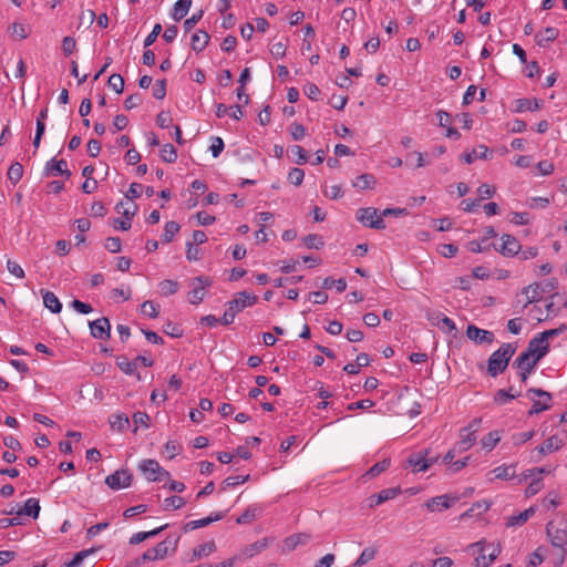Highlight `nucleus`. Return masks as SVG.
Returning a JSON list of instances; mask_svg holds the SVG:
<instances>
[{
    "mask_svg": "<svg viewBox=\"0 0 567 567\" xmlns=\"http://www.w3.org/2000/svg\"><path fill=\"white\" fill-rule=\"evenodd\" d=\"M516 348L512 343H503L496 351H494L487 361V373L495 378L503 373L511 358L514 355Z\"/></svg>",
    "mask_w": 567,
    "mask_h": 567,
    "instance_id": "1",
    "label": "nucleus"
},
{
    "mask_svg": "<svg viewBox=\"0 0 567 567\" xmlns=\"http://www.w3.org/2000/svg\"><path fill=\"white\" fill-rule=\"evenodd\" d=\"M257 300L258 297L256 295L247 291L238 292L233 300L227 302V309L220 318V323L224 326L233 323L238 312L247 307L254 306Z\"/></svg>",
    "mask_w": 567,
    "mask_h": 567,
    "instance_id": "2",
    "label": "nucleus"
},
{
    "mask_svg": "<svg viewBox=\"0 0 567 567\" xmlns=\"http://www.w3.org/2000/svg\"><path fill=\"white\" fill-rule=\"evenodd\" d=\"M468 550H472V554H477L474 560L475 567H488L491 566L496 557L498 556L501 549L497 545L488 544L486 545L484 542H476L468 546Z\"/></svg>",
    "mask_w": 567,
    "mask_h": 567,
    "instance_id": "3",
    "label": "nucleus"
},
{
    "mask_svg": "<svg viewBox=\"0 0 567 567\" xmlns=\"http://www.w3.org/2000/svg\"><path fill=\"white\" fill-rule=\"evenodd\" d=\"M177 543H178V537H176L174 539L171 537H167L163 542L158 543L156 546L148 548L141 556V559L148 560V561L162 560L165 557H167L168 555H172L176 551Z\"/></svg>",
    "mask_w": 567,
    "mask_h": 567,
    "instance_id": "4",
    "label": "nucleus"
},
{
    "mask_svg": "<svg viewBox=\"0 0 567 567\" xmlns=\"http://www.w3.org/2000/svg\"><path fill=\"white\" fill-rule=\"evenodd\" d=\"M138 470L150 482H162L171 478V474L156 460L147 458L141 461Z\"/></svg>",
    "mask_w": 567,
    "mask_h": 567,
    "instance_id": "5",
    "label": "nucleus"
},
{
    "mask_svg": "<svg viewBox=\"0 0 567 567\" xmlns=\"http://www.w3.org/2000/svg\"><path fill=\"white\" fill-rule=\"evenodd\" d=\"M436 461L437 456H430V451L424 449L411 453L406 458V465L412 467L414 473H420L429 470Z\"/></svg>",
    "mask_w": 567,
    "mask_h": 567,
    "instance_id": "6",
    "label": "nucleus"
},
{
    "mask_svg": "<svg viewBox=\"0 0 567 567\" xmlns=\"http://www.w3.org/2000/svg\"><path fill=\"white\" fill-rule=\"evenodd\" d=\"M357 220L363 226L373 229H384L385 224L378 209L373 207L359 208L355 213Z\"/></svg>",
    "mask_w": 567,
    "mask_h": 567,
    "instance_id": "7",
    "label": "nucleus"
},
{
    "mask_svg": "<svg viewBox=\"0 0 567 567\" xmlns=\"http://www.w3.org/2000/svg\"><path fill=\"white\" fill-rule=\"evenodd\" d=\"M212 280L205 276H198L190 282V290L188 292V301L192 305H199L206 295V288L210 287Z\"/></svg>",
    "mask_w": 567,
    "mask_h": 567,
    "instance_id": "8",
    "label": "nucleus"
},
{
    "mask_svg": "<svg viewBox=\"0 0 567 567\" xmlns=\"http://www.w3.org/2000/svg\"><path fill=\"white\" fill-rule=\"evenodd\" d=\"M547 535L553 546L558 547L561 550L559 563L560 566L564 563L567 546V532L563 528L555 526L553 523L547 524Z\"/></svg>",
    "mask_w": 567,
    "mask_h": 567,
    "instance_id": "9",
    "label": "nucleus"
},
{
    "mask_svg": "<svg viewBox=\"0 0 567 567\" xmlns=\"http://www.w3.org/2000/svg\"><path fill=\"white\" fill-rule=\"evenodd\" d=\"M527 393H528V395L533 394L538 398L545 399L544 401H540V400H535L534 396H530V399L533 400V405H532L530 410L528 411V415L538 414V413L546 411L550 408L551 395L548 392H546L542 389L530 388Z\"/></svg>",
    "mask_w": 567,
    "mask_h": 567,
    "instance_id": "10",
    "label": "nucleus"
},
{
    "mask_svg": "<svg viewBox=\"0 0 567 567\" xmlns=\"http://www.w3.org/2000/svg\"><path fill=\"white\" fill-rule=\"evenodd\" d=\"M132 483V474L127 470H118L106 476L105 484L114 491L128 487Z\"/></svg>",
    "mask_w": 567,
    "mask_h": 567,
    "instance_id": "11",
    "label": "nucleus"
},
{
    "mask_svg": "<svg viewBox=\"0 0 567 567\" xmlns=\"http://www.w3.org/2000/svg\"><path fill=\"white\" fill-rule=\"evenodd\" d=\"M89 327L91 336L95 339L106 340L111 336V324L106 317H102L94 321H90Z\"/></svg>",
    "mask_w": 567,
    "mask_h": 567,
    "instance_id": "12",
    "label": "nucleus"
},
{
    "mask_svg": "<svg viewBox=\"0 0 567 567\" xmlns=\"http://www.w3.org/2000/svg\"><path fill=\"white\" fill-rule=\"evenodd\" d=\"M466 337L478 343V344H482V343H493L494 342V333L492 331H488V330H484V329H481L478 327H476L475 324H468L467 326V329H466Z\"/></svg>",
    "mask_w": 567,
    "mask_h": 567,
    "instance_id": "13",
    "label": "nucleus"
},
{
    "mask_svg": "<svg viewBox=\"0 0 567 567\" xmlns=\"http://www.w3.org/2000/svg\"><path fill=\"white\" fill-rule=\"evenodd\" d=\"M526 350L530 354H534L536 360H540L547 354L549 350V343L540 333H538L528 342Z\"/></svg>",
    "mask_w": 567,
    "mask_h": 567,
    "instance_id": "14",
    "label": "nucleus"
},
{
    "mask_svg": "<svg viewBox=\"0 0 567 567\" xmlns=\"http://www.w3.org/2000/svg\"><path fill=\"white\" fill-rule=\"evenodd\" d=\"M495 249L499 251L503 256L512 257L519 252L520 244L514 236L503 235L502 244L499 245V247L495 246Z\"/></svg>",
    "mask_w": 567,
    "mask_h": 567,
    "instance_id": "15",
    "label": "nucleus"
},
{
    "mask_svg": "<svg viewBox=\"0 0 567 567\" xmlns=\"http://www.w3.org/2000/svg\"><path fill=\"white\" fill-rule=\"evenodd\" d=\"M40 503L38 498L31 497L27 499L24 505L22 507H19L17 511L12 508L8 514L13 515L17 514L19 516L25 515L29 517H32L33 519H37L40 513Z\"/></svg>",
    "mask_w": 567,
    "mask_h": 567,
    "instance_id": "16",
    "label": "nucleus"
},
{
    "mask_svg": "<svg viewBox=\"0 0 567 567\" xmlns=\"http://www.w3.org/2000/svg\"><path fill=\"white\" fill-rule=\"evenodd\" d=\"M456 499H457L456 497H452L449 495H440V496L430 498L425 503V507L430 512H442L444 509L450 508L455 503Z\"/></svg>",
    "mask_w": 567,
    "mask_h": 567,
    "instance_id": "17",
    "label": "nucleus"
},
{
    "mask_svg": "<svg viewBox=\"0 0 567 567\" xmlns=\"http://www.w3.org/2000/svg\"><path fill=\"white\" fill-rule=\"evenodd\" d=\"M44 174L47 176L65 175L66 178L71 176V172L68 169L66 161H56L55 158H51L50 161L47 162L44 167Z\"/></svg>",
    "mask_w": 567,
    "mask_h": 567,
    "instance_id": "18",
    "label": "nucleus"
},
{
    "mask_svg": "<svg viewBox=\"0 0 567 567\" xmlns=\"http://www.w3.org/2000/svg\"><path fill=\"white\" fill-rule=\"evenodd\" d=\"M401 493L400 487H391V488H384L380 491L378 494L371 495L369 501V506L371 508L381 505L382 503L393 499Z\"/></svg>",
    "mask_w": 567,
    "mask_h": 567,
    "instance_id": "19",
    "label": "nucleus"
},
{
    "mask_svg": "<svg viewBox=\"0 0 567 567\" xmlns=\"http://www.w3.org/2000/svg\"><path fill=\"white\" fill-rule=\"evenodd\" d=\"M564 445L563 440L557 435H551L548 437L542 445H538L534 451L538 454V456H544L546 454L558 451Z\"/></svg>",
    "mask_w": 567,
    "mask_h": 567,
    "instance_id": "20",
    "label": "nucleus"
},
{
    "mask_svg": "<svg viewBox=\"0 0 567 567\" xmlns=\"http://www.w3.org/2000/svg\"><path fill=\"white\" fill-rule=\"evenodd\" d=\"M223 518H224V513L218 512V513L212 514V515H209L207 517H204V518H200V519L190 520V522L186 523L185 526H184V530L185 532H189V530H194V529H197V528L206 527L209 524H212L214 522H217V520H220Z\"/></svg>",
    "mask_w": 567,
    "mask_h": 567,
    "instance_id": "21",
    "label": "nucleus"
},
{
    "mask_svg": "<svg viewBox=\"0 0 567 567\" xmlns=\"http://www.w3.org/2000/svg\"><path fill=\"white\" fill-rule=\"evenodd\" d=\"M538 361L539 360H536L534 354H530L527 350H525L516 358L514 364L518 370H526V372H532Z\"/></svg>",
    "mask_w": 567,
    "mask_h": 567,
    "instance_id": "22",
    "label": "nucleus"
},
{
    "mask_svg": "<svg viewBox=\"0 0 567 567\" xmlns=\"http://www.w3.org/2000/svg\"><path fill=\"white\" fill-rule=\"evenodd\" d=\"M536 509L534 506L520 512L517 515H511L506 518V527H516L524 525L534 514Z\"/></svg>",
    "mask_w": 567,
    "mask_h": 567,
    "instance_id": "23",
    "label": "nucleus"
},
{
    "mask_svg": "<svg viewBox=\"0 0 567 567\" xmlns=\"http://www.w3.org/2000/svg\"><path fill=\"white\" fill-rule=\"evenodd\" d=\"M209 39L210 37L206 31L197 30L192 35V49L196 52H202L207 47Z\"/></svg>",
    "mask_w": 567,
    "mask_h": 567,
    "instance_id": "24",
    "label": "nucleus"
},
{
    "mask_svg": "<svg viewBox=\"0 0 567 567\" xmlns=\"http://www.w3.org/2000/svg\"><path fill=\"white\" fill-rule=\"evenodd\" d=\"M559 35L558 29L554 27H547L544 30L539 31L535 39L538 45L544 47L546 43L556 40Z\"/></svg>",
    "mask_w": 567,
    "mask_h": 567,
    "instance_id": "25",
    "label": "nucleus"
},
{
    "mask_svg": "<svg viewBox=\"0 0 567 567\" xmlns=\"http://www.w3.org/2000/svg\"><path fill=\"white\" fill-rule=\"evenodd\" d=\"M167 524L163 525V526H159L155 529H152L150 532H138V533H135L131 536L130 538V545H138L140 543L148 539V538H152L156 535H158L161 532H163L164 529L167 528Z\"/></svg>",
    "mask_w": 567,
    "mask_h": 567,
    "instance_id": "26",
    "label": "nucleus"
},
{
    "mask_svg": "<svg viewBox=\"0 0 567 567\" xmlns=\"http://www.w3.org/2000/svg\"><path fill=\"white\" fill-rule=\"evenodd\" d=\"M41 293L43 297V303L49 310H51L53 313L61 312L62 303L53 292L41 290Z\"/></svg>",
    "mask_w": 567,
    "mask_h": 567,
    "instance_id": "27",
    "label": "nucleus"
},
{
    "mask_svg": "<svg viewBox=\"0 0 567 567\" xmlns=\"http://www.w3.org/2000/svg\"><path fill=\"white\" fill-rule=\"evenodd\" d=\"M260 512H261L260 506L250 505L244 511V513L240 516L237 517L236 523L239 525H245V524L251 523L258 517Z\"/></svg>",
    "mask_w": 567,
    "mask_h": 567,
    "instance_id": "28",
    "label": "nucleus"
},
{
    "mask_svg": "<svg viewBox=\"0 0 567 567\" xmlns=\"http://www.w3.org/2000/svg\"><path fill=\"white\" fill-rule=\"evenodd\" d=\"M192 0H178L173 8L172 18L176 22L181 21L189 11Z\"/></svg>",
    "mask_w": 567,
    "mask_h": 567,
    "instance_id": "29",
    "label": "nucleus"
},
{
    "mask_svg": "<svg viewBox=\"0 0 567 567\" xmlns=\"http://www.w3.org/2000/svg\"><path fill=\"white\" fill-rule=\"evenodd\" d=\"M515 468H516L515 464H512V465L503 464V465L494 468L491 473H493L494 478H497V480H512L515 477V474H516Z\"/></svg>",
    "mask_w": 567,
    "mask_h": 567,
    "instance_id": "30",
    "label": "nucleus"
},
{
    "mask_svg": "<svg viewBox=\"0 0 567 567\" xmlns=\"http://www.w3.org/2000/svg\"><path fill=\"white\" fill-rule=\"evenodd\" d=\"M476 442V434L468 430L462 429L460 432L458 451L465 452Z\"/></svg>",
    "mask_w": 567,
    "mask_h": 567,
    "instance_id": "31",
    "label": "nucleus"
},
{
    "mask_svg": "<svg viewBox=\"0 0 567 567\" xmlns=\"http://www.w3.org/2000/svg\"><path fill=\"white\" fill-rule=\"evenodd\" d=\"M522 293L525 295L526 297V307L527 305L533 303L542 298L543 289H540V286L538 284H532L525 287Z\"/></svg>",
    "mask_w": 567,
    "mask_h": 567,
    "instance_id": "32",
    "label": "nucleus"
},
{
    "mask_svg": "<svg viewBox=\"0 0 567 567\" xmlns=\"http://www.w3.org/2000/svg\"><path fill=\"white\" fill-rule=\"evenodd\" d=\"M516 106H515V112L517 113H523V112H526V111H537L538 109H540V101L534 99V100H530V99H518L516 100Z\"/></svg>",
    "mask_w": 567,
    "mask_h": 567,
    "instance_id": "33",
    "label": "nucleus"
},
{
    "mask_svg": "<svg viewBox=\"0 0 567 567\" xmlns=\"http://www.w3.org/2000/svg\"><path fill=\"white\" fill-rule=\"evenodd\" d=\"M375 183V177L372 174H362L353 181L352 186L360 190H364L373 188Z\"/></svg>",
    "mask_w": 567,
    "mask_h": 567,
    "instance_id": "34",
    "label": "nucleus"
},
{
    "mask_svg": "<svg viewBox=\"0 0 567 567\" xmlns=\"http://www.w3.org/2000/svg\"><path fill=\"white\" fill-rule=\"evenodd\" d=\"M488 152L489 151L485 145H478L473 148L472 152L464 154L463 158L465 163L472 164L476 158L486 159Z\"/></svg>",
    "mask_w": 567,
    "mask_h": 567,
    "instance_id": "35",
    "label": "nucleus"
},
{
    "mask_svg": "<svg viewBox=\"0 0 567 567\" xmlns=\"http://www.w3.org/2000/svg\"><path fill=\"white\" fill-rule=\"evenodd\" d=\"M310 536L308 534L291 535L285 539V547L288 550H293L298 545H305L309 542Z\"/></svg>",
    "mask_w": 567,
    "mask_h": 567,
    "instance_id": "36",
    "label": "nucleus"
},
{
    "mask_svg": "<svg viewBox=\"0 0 567 567\" xmlns=\"http://www.w3.org/2000/svg\"><path fill=\"white\" fill-rule=\"evenodd\" d=\"M269 543L268 538H262L260 540H257L248 546L245 547L244 554L248 557H252L259 553H261L264 549L267 548Z\"/></svg>",
    "mask_w": 567,
    "mask_h": 567,
    "instance_id": "37",
    "label": "nucleus"
},
{
    "mask_svg": "<svg viewBox=\"0 0 567 567\" xmlns=\"http://www.w3.org/2000/svg\"><path fill=\"white\" fill-rule=\"evenodd\" d=\"M377 555V549L373 548V547H367L364 548L360 556L358 557V559L352 564L351 567H361L365 564H368L369 561H371L372 559H374Z\"/></svg>",
    "mask_w": 567,
    "mask_h": 567,
    "instance_id": "38",
    "label": "nucleus"
},
{
    "mask_svg": "<svg viewBox=\"0 0 567 567\" xmlns=\"http://www.w3.org/2000/svg\"><path fill=\"white\" fill-rule=\"evenodd\" d=\"M110 424L113 430L124 431L130 425V420L126 414H115L110 419Z\"/></svg>",
    "mask_w": 567,
    "mask_h": 567,
    "instance_id": "39",
    "label": "nucleus"
},
{
    "mask_svg": "<svg viewBox=\"0 0 567 567\" xmlns=\"http://www.w3.org/2000/svg\"><path fill=\"white\" fill-rule=\"evenodd\" d=\"M215 550H216L215 543L214 542H207V543H204V544H200V545L196 546L194 548V550H193V555H194L195 558H202V557L209 556Z\"/></svg>",
    "mask_w": 567,
    "mask_h": 567,
    "instance_id": "40",
    "label": "nucleus"
},
{
    "mask_svg": "<svg viewBox=\"0 0 567 567\" xmlns=\"http://www.w3.org/2000/svg\"><path fill=\"white\" fill-rule=\"evenodd\" d=\"M181 227L176 221H167L164 226V233L162 235V240L164 243H171L174 236L179 231Z\"/></svg>",
    "mask_w": 567,
    "mask_h": 567,
    "instance_id": "41",
    "label": "nucleus"
},
{
    "mask_svg": "<svg viewBox=\"0 0 567 567\" xmlns=\"http://www.w3.org/2000/svg\"><path fill=\"white\" fill-rule=\"evenodd\" d=\"M185 504H186V502L183 497L169 496L163 501L162 507L164 511H172V509L182 508Z\"/></svg>",
    "mask_w": 567,
    "mask_h": 567,
    "instance_id": "42",
    "label": "nucleus"
},
{
    "mask_svg": "<svg viewBox=\"0 0 567 567\" xmlns=\"http://www.w3.org/2000/svg\"><path fill=\"white\" fill-rule=\"evenodd\" d=\"M499 441H501L499 432L493 431V432H489L487 435H485L482 439L481 444H482L483 449H485L487 451H492L497 445V443Z\"/></svg>",
    "mask_w": 567,
    "mask_h": 567,
    "instance_id": "43",
    "label": "nucleus"
},
{
    "mask_svg": "<svg viewBox=\"0 0 567 567\" xmlns=\"http://www.w3.org/2000/svg\"><path fill=\"white\" fill-rule=\"evenodd\" d=\"M161 158L166 163H175L177 151L172 144H164L161 148Z\"/></svg>",
    "mask_w": 567,
    "mask_h": 567,
    "instance_id": "44",
    "label": "nucleus"
},
{
    "mask_svg": "<svg viewBox=\"0 0 567 567\" xmlns=\"http://www.w3.org/2000/svg\"><path fill=\"white\" fill-rule=\"evenodd\" d=\"M179 285L175 280L165 279L159 282L161 293L163 296H172L177 292Z\"/></svg>",
    "mask_w": 567,
    "mask_h": 567,
    "instance_id": "45",
    "label": "nucleus"
},
{
    "mask_svg": "<svg viewBox=\"0 0 567 567\" xmlns=\"http://www.w3.org/2000/svg\"><path fill=\"white\" fill-rule=\"evenodd\" d=\"M322 287L326 289L336 288L338 292H343L347 289V281L343 278L332 279L328 277L323 280Z\"/></svg>",
    "mask_w": 567,
    "mask_h": 567,
    "instance_id": "46",
    "label": "nucleus"
},
{
    "mask_svg": "<svg viewBox=\"0 0 567 567\" xmlns=\"http://www.w3.org/2000/svg\"><path fill=\"white\" fill-rule=\"evenodd\" d=\"M390 460L384 458L378 463H375L373 466L369 468V471L365 473V476L375 477L386 471L390 467Z\"/></svg>",
    "mask_w": 567,
    "mask_h": 567,
    "instance_id": "47",
    "label": "nucleus"
},
{
    "mask_svg": "<svg viewBox=\"0 0 567 567\" xmlns=\"http://www.w3.org/2000/svg\"><path fill=\"white\" fill-rule=\"evenodd\" d=\"M23 175V166L20 163H13L9 167L8 171V178L11 181L12 184H17Z\"/></svg>",
    "mask_w": 567,
    "mask_h": 567,
    "instance_id": "48",
    "label": "nucleus"
},
{
    "mask_svg": "<svg viewBox=\"0 0 567 567\" xmlns=\"http://www.w3.org/2000/svg\"><path fill=\"white\" fill-rule=\"evenodd\" d=\"M158 309H159L158 305H156L155 302H153L151 300L143 302L141 306L142 313L144 316H147L153 319L158 316Z\"/></svg>",
    "mask_w": 567,
    "mask_h": 567,
    "instance_id": "49",
    "label": "nucleus"
},
{
    "mask_svg": "<svg viewBox=\"0 0 567 567\" xmlns=\"http://www.w3.org/2000/svg\"><path fill=\"white\" fill-rule=\"evenodd\" d=\"M305 178V171L298 167H293L288 173V181L295 185L300 186Z\"/></svg>",
    "mask_w": 567,
    "mask_h": 567,
    "instance_id": "50",
    "label": "nucleus"
},
{
    "mask_svg": "<svg viewBox=\"0 0 567 567\" xmlns=\"http://www.w3.org/2000/svg\"><path fill=\"white\" fill-rule=\"evenodd\" d=\"M210 142H212V144H210L209 150L212 152L213 157L216 158L224 151L225 144H224L223 138L219 136H212Z\"/></svg>",
    "mask_w": 567,
    "mask_h": 567,
    "instance_id": "51",
    "label": "nucleus"
},
{
    "mask_svg": "<svg viewBox=\"0 0 567 567\" xmlns=\"http://www.w3.org/2000/svg\"><path fill=\"white\" fill-rule=\"evenodd\" d=\"M117 365L122 372L125 374L132 375L136 372V362L130 361L125 358L118 359Z\"/></svg>",
    "mask_w": 567,
    "mask_h": 567,
    "instance_id": "52",
    "label": "nucleus"
},
{
    "mask_svg": "<svg viewBox=\"0 0 567 567\" xmlns=\"http://www.w3.org/2000/svg\"><path fill=\"white\" fill-rule=\"evenodd\" d=\"M107 84L111 89H113L116 93H122L124 89V79L121 74H112L109 78Z\"/></svg>",
    "mask_w": 567,
    "mask_h": 567,
    "instance_id": "53",
    "label": "nucleus"
},
{
    "mask_svg": "<svg viewBox=\"0 0 567 567\" xmlns=\"http://www.w3.org/2000/svg\"><path fill=\"white\" fill-rule=\"evenodd\" d=\"M248 480H249V475H245V476H239V475L238 476H229L226 480H224L223 488L226 489V488L235 487V486H237L239 484H244Z\"/></svg>",
    "mask_w": 567,
    "mask_h": 567,
    "instance_id": "54",
    "label": "nucleus"
},
{
    "mask_svg": "<svg viewBox=\"0 0 567 567\" xmlns=\"http://www.w3.org/2000/svg\"><path fill=\"white\" fill-rule=\"evenodd\" d=\"M289 131H290L292 140H295V141H300L306 135L305 126L297 122H293L290 124Z\"/></svg>",
    "mask_w": 567,
    "mask_h": 567,
    "instance_id": "55",
    "label": "nucleus"
},
{
    "mask_svg": "<svg viewBox=\"0 0 567 567\" xmlns=\"http://www.w3.org/2000/svg\"><path fill=\"white\" fill-rule=\"evenodd\" d=\"M7 269L11 275H13L14 277H17L19 279H23L25 277L24 270L17 261L8 260Z\"/></svg>",
    "mask_w": 567,
    "mask_h": 567,
    "instance_id": "56",
    "label": "nucleus"
},
{
    "mask_svg": "<svg viewBox=\"0 0 567 567\" xmlns=\"http://www.w3.org/2000/svg\"><path fill=\"white\" fill-rule=\"evenodd\" d=\"M166 95V80H157L153 87V96L156 100H163Z\"/></svg>",
    "mask_w": 567,
    "mask_h": 567,
    "instance_id": "57",
    "label": "nucleus"
},
{
    "mask_svg": "<svg viewBox=\"0 0 567 567\" xmlns=\"http://www.w3.org/2000/svg\"><path fill=\"white\" fill-rule=\"evenodd\" d=\"M290 152L292 155L297 156V161H296L297 164L302 165V164L307 163L308 154L303 150V147H301L299 145H293L290 147Z\"/></svg>",
    "mask_w": 567,
    "mask_h": 567,
    "instance_id": "58",
    "label": "nucleus"
},
{
    "mask_svg": "<svg viewBox=\"0 0 567 567\" xmlns=\"http://www.w3.org/2000/svg\"><path fill=\"white\" fill-rule=\"evenodd\" d=\"M303 241L308 248L319 249L323 246V241H322L321 237L318 235H315V234H310V235L306 236Z\"/></svg>",
    "mask_w": 567,
    "mask_h": 567,
    "instance_id": "59",
    "label": "nucleus"
},
{
    "mask_svg": "<svg viewBox=\"0 0 567 567\" xmlns=\"http://www.w3.org/2000/svg\"><path fill=\"white\" fill-rule=\"evenodd\" d=\"M436 326L444 332H452L456 329L454 321L442 315L441 320L436 323Z\"/></svg>",
    "mask_w": 567,
    "mask_h": 567,
    "instance_id": "60",
    "label": "nucleus"
},
{
    "mask_svg": "<svg viewBox=\"0 0 567 567\" xmlns=\"http://www.w3.org/2000/svg\"><path fill=\"white\" fill-rule=\"evenodd\" d=\"M518 394H511L509 392H507L506 390L502 389V390H498L496 393H495V396H494V401L498 404H505L507 403L509 400H513L515 398H517Z\"/></svg>",
    "mask_w": 567,
    "mask_h": 567,
    "instance_id": "61",
    "label": "nucleus"
},
{
    "mask_svg": "<svg viewBox=\"0 0 567 567\" xmlns=\"http://www.w3.org/2000/svg\"><path fill=\"white\" fill-rule=\"evenodd\" d=\"M161 32H162V25H161V23H156L153 27V30L151 31V33L144 40V48L151 47L156 41V39L161 34Z\"/></svg>",
    "mask_w": 567,
    "mask_h": 567,
    "instance_id": "62",
    "label": "nucleus"
},
{
    "mask_svg": "<svg viewBox=\"0 0 567 567\" xmlns=\"http://www.w3.org/2000/svg\"><path fill=\"white\" fill-rule=\"evenodd\" d=\"M71 307L78 311L79 313H82V315H87L90 312H92L93 308L91 305L89 303H85L81 300H78V299H74L72 302H71Z\"/></svg>",
    "mask_w": 567,
    "mask_h": 567,
    "instance_id": "63",
    "label": "nucleus"
},
{
    "mask_svg": "<svg viewBox=\"0 0 567 567\" xmlns=\"http://www.w3.org/2000/svg\"><path fill=\"white\" fill-rule=\"evenodd\" d=\"M93 550L84 549L76 553L73 559L68 564L66 567H79L85 557H87Z\"/></svg>",
    "mask_w": 567,
    "mask_h": 567,
    "instance_id": "64",
    "label": "nucleus"
}]
</instances>
